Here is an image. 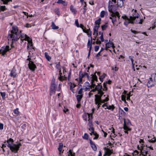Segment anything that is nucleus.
Returning a JSON list of instances; mask_svg holds the SVG:
<instances>
[{
  "label": "nucleus",
  "mask_w": 156,
  "mask_h": 156,
  "mask_svg": "<svg viewBox=\"0 0 156 156\" xmlns=\"http://www.w3.org/2000/svg\"><path fill=\"white\" fill-rule=\"evenodd\" d=\"M105 46L108 48L112 47L113 48H115L113 43L112 42H110V41L106 43L105 44Z\"/></svg>",
  "instance_id": "16"
},
{
  "label": "nucleus",
  "mask_w": 156,
  "mask_h": 156,
  "mask_svg": "<svg viewBox=\"0 0 156 156\" xmlns=\"http://www.w3.org/2000/svg\"><path fill=\"white\" fill-rule=\"evenodd\" d=\"M6 9L5 6H0V11H4Z\"/></svg>",
  "instance_id": "39"
},
{
  "label": "nucleus",
  "mask_w": 156,
  "mask_h": 156,
  "mask_svg": "<svg viewBox=\"0 0 156 156\" xmlns=\"http://www.w3.org/2000/svg\"><path fill=\"white\" fill-rule=\"evenodd\" d=\"M70 9L72 13L74 16H75L77 12V10L72 5H71L70 7Z\"/></svg>",
  "instance_id": "14"
},
{
  "label": "nucleus",
  "mask_w": 156,
  "mask_h": 156,
  "mask_svg": "<svg viewBox=\"0 0 156 156\" xmlns=\"http://www.w3.org/2000/svg\"><path fill=\"white\" fill-rule=\"evenodd\" d=\"M3 129V125L2 123H0V129L2 130Z\"/></svg>",
  "instance_id": "64"
},
{
  "label": "nucleus",
  "mask_w": 156,
  "mask_h": 156,
  "mask_svg": "<svg viewBox=\"0 0 156 156\" xmlns=\"http://www.w3.org/2000/svg\"><path fill=\"white\" fill-rule=\"evenodd\" d=\"M108 26L106 24H105L104 25H103L101 27L102 30H105L106 28Z\"/></svg>",
  "instance_id": "47"
},
{
  "label": "nucleus",
  "mask_w": 156,
  "mask_h": 156,
  "mask_svg": "<svg viewBox=\"0 0 156 156\" xmlns=\"http://www.w3.org/2000/svg\"><path fill=\"white\" fill-rule=\"evenodd\" d=\"M130 31H131V32L132 33H133L134 34H137V33H139L140 32H139L136 31L134 30H133L132 29H131Z\"/></svg>",
  "instance_id": "60"
},
{
  "label": "nucleus",
  "mask_w": 156,
  "mask_h": 156,
  "mask_svg": "<svg viewBox=\"0 0 156 156\" xmlns=\"http://www.w3.org/2000/svg\"><path fill=\"white\" fill-rule=\"evenodd\" d=\"M4 143L6 142L7 143V146L10 148V150L12 152L15 153H17L19 150L20 147L22 146V144L20 143H19L18 144H14V140L12 138H10L7 140H5ZM6 144H3L2 145V148L6 147Z\"/></svg>",
  "instance_id": "1"
},
{
  "label": "nucleus",
  "mask_w": 156,
  "mask_h": 156,
  "mask_svg": "<svg viewBox=\"0 0 156 156\" xmlns=\"http://www.w3.org/2000/svg\"><path fill=\"white\" fill-rule=\"evenodd\" d=\"M99 49V46H96L94 47V50L95 51H97Z\"/></svg>",
  "instance_id": "61"
},
{
  "label": "nucleus",
  "mask_w": 156,
  "mask_h": 156,
  "mask_svg": "<svg viewBox=\"0 0 156 156\" xmlns=\"http://www.w3.org/2000/svg\"><path fill=\"white\" fill-rule=\"evenodd\" d=\"M17 74L15 72L14 69H12L11 73L10 74V76H13L14 77H15L16 76Z\"/></svg>",
  "instance_id": "19"
},
{
  "label": "nucleus",
  "mask_w": 156,
  "mask_h": 156,
  "mask_svg": "<svg viewBox=\"0 0 156 156\" xmlns=\"http://www.w3.org/2000/svg\"><path fill=\"white\" fill-rule=\"evenodd\" d=\"M94 80H92L91 82V85H90V88H94L96 86V85L94 83Z\"/></svg>",
  "instance_id": "36"
},
{
  "label": "nucleus",
  "mask_w": 156,
  "mask_h": 156,
  "mask_svg": "<svg viewBox=\"0 0 156 156\" xmlns=\"http://www.w3.org/2000/svg\"><path fill=\"white\" fill-rule=\"evenodd\" d=\"M91 147L94 151H96L97 150V147L94 144L91 145Z\"/></svg>",
  "instance_id": "41"
},
{
  "label": "nucleus",
  "mask_w": 156,
  "mask_h": 156,
  "mask_svg": "<svg viewBox=\"0 0 156 156\" xmlns=\"http://www.w3.org/2000/svg\"><path fill=\"white\" fill-rule=\"evenodd\" d=\"M122 18L123 19L125 20H128L129 19L127 17V16H122Z\"/></svg>",
  "instance_id": "63"
},
{
  "label": "nucleus",
  "mask_w": 156,
  "mask_h": 156,
  "mask_svg": "<svg viewBox=\"0 0 156 156\" xmlns=\"http://www.w3.org/2000/svg\"><path fill=\"white\" fill-rule=\"evenodd\" d=\"M1 96H2L3 99L5 98L6 94L5 92H0Z\"/></svg>",
  "instance_id": "40"
},
{
  "label": "nucleus",
  "mask_w": 156,
  "mask_h": 156,
  "mask_svg": "<svg viewBox=\"0 0 156 156\" xmlns=\"http://www.w3.org/2000/svg\"><path fill=\"white\" fill-rule=\"evenodd\" d=\"M10 50L9 47L8 45H6L3 49H1L0 51L2 53V55H4L6 54L7 51H9Z\"/></svg>",
  "instance_id": "12"
},
{
  "label": "nucleus",
  "mask_w": 156,
  "mask_h": 156,
  "mask_svg": "<svg viewBox=\"0 0 156 156\" xmlns=\"http://www.w3.org/2000/svg\"><path fill=\"white\" fill-rule=\"evenodd\" d=\"M101 18H99L95 22V24L96 25V26H99V27H100V25L101 23Z\"/></svg>",
  "instance_id": "29"
},
{
  "label": "nucleus",
  "mask_w": 156,
  "mask_h": 156,
  "mask_svg": "<svg viewBox=\"0 0 156 156\" xmlns=\"http://www.w3.org/2000/svg\"><path fill=\"white\" fill-rule=\"evenodd\" d=\"M99 28V26H95L94 28V32L93 33V35H98V30Z\"/></svg>",
  "instance_id": "18"
},
{
  "label": "nucleus",
  "mask_w": 156,
  "mask_h": 156,
  "mask_svg": "<svg viewBox=\"0 0 156 156\" xmlns=\"http://www.w3.org/2000/svg\"><path fill=\"white\" fill-rule=\"evenodd\" d=\"M18 110V108H16V109L14 110V113L16 115H15V116L18 115L19 114L20 112Z\"/></svg>",
  "instance_id": "31"
},
{
  "label": "nucleus",
  "mask_w": 156,
  "mask_h": 156,
  "mask_svg": "<svg viewBox=\"0 0 156 156\" xmlns=\"http://www.w3.org/2000/svg\"><path fill=\"white\" fill-rule=\"evenodd\" d=\"M150 79H151V80H149L147 83V86L148 87H151L153 85V82L151 80L152 78H151Z\"/></svg>",
  "instance_id": "20"
},
{
  "label": "nucleus",
  "mask_w": 156,
  "mask_h": 156,
  "mask_svg": "<svg viewBox=\"0 0 156 156\" xmlns=\"http://www.w3.org/2000/svg\"><path fill=\"white\" fill-rule=\"evenodd\" d=\"M55 13L58 15L59 14L60 12L59 11V9L58 8H55Z\"/></svg>",
  "instance_id": "48"
},
{
  "label": "nucleus",
  "mask_w": 156,
  "mask_h": 156,
  "mask_svg": "<svg viewBox=\"0 0 156 156\" xmlns=\"http://www.w3.org/2000/svg\"><path fill=\"white\" fill-rule=\"evenodd\" d=\"M18 29L16 26H13L12 30L11 31V33H18Z\"/></svg>",
  "instance_id": "15"
},
{
  "label": "nucleus",
  "mask_w": 156,
  "mask_h": 156,
  "mask_svg": "<svg viewBox=\"0 0 156 156\" xmlns=\"http://www.w3.org/2000/svg\"><path fill=\"white\" fill-rule=\"evenodd\" d=\"M83 89L82 87H81L79 90V91L78 92V94L79 95H83L82 93H83Z\"/></svg>",
  "instance_id": "50"
},
{
  "label": "nucleus",
  "mask_w": 156,
  "mask_h": 156,
  "mask_svg": "<svg viewBox=\"0 0 156 156\" xmlns=\"http://www.w3.org/2000/svg\"><path fill=\"white\" fill-rule=\"evenodd\" d=\"M51 27L52 29L55 30L58 29L59 27L55 25L54 22H52L51 23Z\"/></svg>",
  "instance_id": "28"
},
{
  "label": "nucleus",
  "mask_w": 156,
  "mask_h": 156,
  "mask_svg": "<svg viewBox=\"0 0 156 156\" xmlns=\"http://www.w3.org/2000/svg\"><path fill=\"white\" fill-rule=\"evenodd\" d=\"M106 108L109 110H111L112 111H113L115 108V107L113 105H111L107 106V107L106 108H105V109Z\"/></svg>",
  "instance_id": "23"
},
{
  "label": "nucleus",
  "mask_w": 156,
  "mask_h": 156,
  "mask_svg": "<svg viewBox=\"0 0 156 156\" xmlns=\"http://www.w3.org/2000/svg\"><path fill=\"white\" fill-rule=\"evenodd\" d=\"M100 84L98 83V85L97 86L96 85L95 87L97 90H102V86Z\"/></svg>",
  "instance_id": "27"
},
{
  "label": "nucleus",
  "mask_w": 156,
  "mask_h": 156,
  "mask_svg": "<svg viewBox=\"0 0 156 156\" xmlns=\"http://www.w3.org/2000/svg\"><path fill=\"white\" fill-rule=\"evenodd\" d=\"M84 76H84L82 70H81L79 72V78H81L82 79Z\"/></svg>",
  "instance_id": "30"
},
{
  "label": "nucleus",
  "mask_w": 156,
  "mask_h": 156,
  "mask_svg": "<svg viewBox=\"0 0 156 156\" xmlns=\"http://www.w3.org/2000/svg\"><path fill=\"white\" fill-rule=\"evenodd\" d=\"M88 135L86 133H85L84 134V135L83 136V138L86 140L88 139Z\"/></svg>",
  "instance_id": "45"
},
{
  "label": "nucleus",
  "mask_w": 156,
  "mask_h": 156,
  "mask_svg": "<svg viewBox=\"0 0 156 156\" xmlns=\"http://www.w3.org/2000/svg\"><path fill=\"white\" fill-rule=\"evenodd\" d=\"M88 118H89V119H88V120L89 124L90 125L91 124H93L92 120L91 119H90V114H89L88 113Z\"/></svg>",
  "instance_id": "44"
},
{
  "label": "nucleus",
  "mask_w": 156,
  "mask_h": 156,
  "mask_svg": "<svg viewBox=\"0 0 156 156\" xmlns=\"http://www.w3.org/2000/svg\"><path fill=\"white\" fill-rule=\"evenodd\" d=\"M63 72V75L62 74V73H61V70L60 69L59 71V76H58V79L61 81H65L67 80V78L66 77V69L64 67H62Z\"/></svg>",
  "instance_id": "2"
},
{
  "label": "nucleus",
  "mask_w": 156,
  "mask_h": 156,
  "mask_svg": "<svg viewBox=\"0 0 156 156\" xmlns=\"http://www.w3.org/2000/svg\"><path fill=\"white\" fill-rule=\"evenodd\" d=\"M133 16L132 17H134V19H135L139 17L140 15L138 13L136 12L133 14Z\"/></svg>",
  "instance_id": "33"
},
{
  "label": "nucleus",
  "mask_w": 156,
  "mask_h": 156,
  "mask_svg": "<svg viewBox=\"0 0 156 156\" xmlns=\"http://www.w3.org/2000/svg\"><path fill=\"white\" fill-rule=\"evenodd\" d=\"M21 127L23 129H25L26 127V124L25 123L22 124H21Z\"/></svg>",
  "instance_id": "51"
},
{
  "label": "nucleus",
  "mask_w": 156,
  "mask_h": 156,
  "mask_svg": "<svg viewBox=\"0 0 156 156\" xmlns=\"http://www.w3.org/2000/svg\"><path fill=\"white\" fill-rule=\"evenodd\" d=\"M84 85H85V86H83V87H85V86H87V87H90V84L88 82H86L85 83H84Z\"/></svg>",
  "instance_id": "58"
},
{
  "label": "nucleus",
  "mask_w": 156,
  "mask_h": 156,
  "mask_svg": "<svg viewBox=\"0 0 156 156\" xmlns=\"http://www.w3.org/2000/svg\"><path fill=\"white\" fill-rule=\"evenodd\" d=\"M45 57L48 61H49L51 59V57L49 56L47 52H45L44 53Z\"/></svg>",
  "instance_id": "32"
},
{
  "label": "nucleus",
  "mask_w": 156,
  "mask_h": 156,
  "mask_svg": "<svg viewBox=\"0 0 156 156\" xmlns=\"http://www.w3.org/2000/svg\"><path fill=\"white\" fill-rule=\"evenodd\" d=\"M115 14V12L110 14V16L109 19L112 20V22L114 26H115V23L117 21L116 16Z\"/></svg>",
  "instance_id": "9"
},
{
  "label": "nucleus",
  "mask_w": 156,
  "mask_h": 156,
  "mask_svg": "<svg viewBox=\"0 0 156 156\" xmlns=\"http://www.w3.org/2000/svg\"><path fill=\"white\" fill-rule=\"evenodd\" d=\"M125 0H117V5L118 6L120 7H122L124 5L123 1Z\"/></svg>",
  "instance_id": "17"
},
{
  "label": "nucleus",
  "mask_w": 156,
  "mask_h": 156,
  "mask_svg": "<svg viewBox=\"0 0 156 156\" xmlns=\"http://www.w3.org/2000/svg\"><path fill=\"white\" fill-rule=\"evenodd\" d=\"M92 37H91V41L89 40L88 43H87V46H92Z\"/></svg>",
  "instance_id": "37"
},
{
  "label": "nucleus",
  "mask_w": 156,
  "mask_h": 156,
  "mask_svg": "<svg viewBox=\"0 0 156 156\" xmlns=\"http://www.w3.org/2000/svg\"><path fill=\"white\" fill-rule=\"evenodd\" d=\"M99 38L101 40V42H103L104 41L103 33H101V36L99 37Z\"/></svg>",
  "instance_id": "52"
},
{
  "label": "nucleus",
  "mask_w": 156,
  "mask_h": 156,
  "mask_svg": "<svg viewBox=\"0 0 156 156\" xmlns=\"http://www.w3.org/2000/svg\"><path fill=\"white\" fill-rule=\"evenodd\" d=\"M121 100L122 101H125V100H126V97L125 96H124V95H121Z\"/></svg>",
  "instance_id": "59"
},
{
  "label": "nucleus",
  "mask_w": 156,
  "mask_h": 156,
  "mask_svg": "<svg viewBox=\"0 0 156 156\" xmlns=\"http://www.w3.org/2000/svg\"><path fill=\"white\" fill-rule=\"evenodd\" d=\"M130 19L131 20L134 21L135 24H141L142 23L143 20L142 19L139 18V17L134 19V17H132V16H130Z\"/></svg>",
  "instance_id": "5"
},
{
  "label": "nucleus",
  "mask_w": 156,
  "mask_h": 156,
  "mask_svg": "<svg viewBox=\"0 0 156 156\" xmlns=\"http://www.w3.org/2000/svg\"><path fill=\"white\" fill-rule=\"evenodd\" d=\"M83 95H78L76 96L77 100L78 103H80V101Z\"/></svg>",
  "instance_id": "24"
},
{
  "label": "nucleus",
  "mask_w": 156,
  "mask_h": 156,
  "mask_svg": "<svg viewBox=\"0 0 156 156\" xmlns=\"http://www.w3.org/2000/svg\"><path fill=\"white\" fill-rule=\"evenodd\" d=\"M138 153H139V152L136 150H135L134 151L133 153V155H137Z\"/></svg>",
  "instance_id": "62"
},
{
  "label": "nucleus",
  "mask_w": 156,
  "mask_h": 156,
  "mask_svg": "<svg viewBox=\"0 0 156 156\" xmlns=\"http://www.w3.org/2000/svg\"><path fill=\"white\" fill-rule=\"evenodd\" d=\"M9 38L12 39V42L13 41H17L20 37V36H19L18 33H11L8 35Z\"/></svg>",
  "instance_id": "3"
},
{
  "label": "nucleus",
  "mask_w": 156,
  "mask_h": 156,
  "mask_svg": "<svg viewBox=\"0 0 156 156\" xmlns=\"http://www.w3.org/2000/svg\"><path fill=\"white\" fill-rule=\"evenodd\" d=\"M57 3H58L62 4L64 5H65L67 4H66L64 1H63L62 0H58Z\"/></svg>",
  "instance_id": "35"
},
{
  "label": "nucleus",
  "mask_w": 156,
  "mask_h": 156,
  "mask_svg": "<svg viewBox=\"0 0 156 156\" xmlns=\"http://www.w3.org/2000/svg\"><path fill=\"white\" fill-rule=\"evenodd\" d=\"M145 146L142 144V149L141 150V153L142 154V155L143 156H146L148 154V149L145 148Z\"/></svg>",
  "instance_id": "10"
},
{
  "label": "nucleus",
  "mask_w": 156,
  "mask_h": 156,
  "mask_svg": "<svg viewBox=\"0 0 156 156\" xmlns=\"http://www.w3.org/2000/svg\"><path fill=\"white\" fill-rule=\"evenodd\" d=\"M130 23V19H129L128 20H126L125 22H124V24L127 26Z\"/></svg>",
  "instance_id": "38"
},
{
  "label": "nucleus",
  "mask_w": 156,
  "mask_h": 156,
  "mask_svg": "<svg viewBox=\"0 0 156 156\" xmlns=\"http://www.w3.org/2000/svg\"><path fill=\"white\" fill-rule=\"evenodd\" d=\"M79 27H80L82 29L84 32L87 34L88 37H91L92 32L89 28L88 29H86V27H85L82 24H80Z\"/></svg>",
  "instance_id": "4"
},
{
  "label": "nucleus",
  "mask_w": 156,
  "mask_h": 156,
  "mask_svg": "<svg viewBox=\"0 0 156 156\" xmlns=\"http://www.w3.org/2000/svg\"><path fill=\"white\" fill-rule=\"evenodd\" d=\"M89 130L91 132V133H90V134L91 135H92V133H94V128H89Z\"/></svg>",
  "instance_id": "54"
},
{
  "label": "nucleus",
  "mask_w": 156,
  "mask_h": 156,
  "mask_svg": "<svg viewBox=\"0 0 156 156\" xmlns=\"http://www.w3.org/2000/svg\"><path fill=\"white\" fill-rule=\"evenodd\" d=\"M56 86L55 83V79H53L51 82L50 87V92L51 93L54 94L55 93V91L56 90Z\"/></svg>",
  "instance_id": "7"
},
{
  "label": "nucleus",
  "mask_w": 156,
  "mask_h": 156,
  "mask_svg": "<svg viewBox=\"0 0 156 156\" xmlns=\"http://www.w3.org/2000/svg\"><path fill=\"white\" fill-rule=\"evenodd\" d=\"M107 151H105L107 154L108 156H110L113 153V151L112 149L110 150V149H107Z\"/></svg>",
  "instance_id": "22"
},
{
  "label": "nucleus",
  "mask_w": 156,
  "mask_h": 156,
  "mask_svg": "<svg viewBox=\"0 0 156 156\" xmlns=\"http://www.w3.org/2000/svg\"><path fill=\"white\" fill-rule=\"evenodd\" d=\"M98 94H101L102 95H103L104 93L103 92V91L102 90H98Z\"/></svg>",
  "instance_id": "56"
},
{
  "label": "nucleus",
  "mask_w": 156,
  "mask_h": 156,
  "mask_svg": "<svg viewBox=\"0 0 156 156\" xmlns=\"http://www.w3.org/2000/svg\"><path fill=\"white\" fill-rule=\"evenodd\" d=\"M103 95L101 94L99 95L96 94L95 95V104L96 105H97L98 103V101H100L101 100V97Z\"/></svg>",
  "instance_id": "13"
},
{
  "label": "nucleus",
  "mask_w": 156,
  "mask_h": 156,
  "mask_svg": "<svg viewBox=\"0 0 156 156\" xmlns=\"http://www.w3.org/2000/svg\"><path fill=\"white\" fill-rule=\"evenodd\" d=\"M83 119L85 121H87V115L85 114L83 115Z\"/></svg>",
  "instance_id": "57"
},
{
  "label": "nucleus",
  "mask_w": 156,
  "mask_h": 156,
  "mask_svg": "<svg viewBox=\"0 0 156 156\" xmlns=\"http://www.w3.org/2000/svg\"><path fill=\"white\" fill-rule=\"evenodd\" d=\"M116 15V18H118V20H119L120 19V15L118 12H115Z\"/></svg>",
  "instance_id": "46"
},
{
  "label": "nucleus",
  "mask_w": 156,
  "mask_h": 156,
  "mask_svg": "<svg viewBox=\"0 0 156 156\" xmlns=\"http://www.w3.org/2000/svg\"><path fill=\"white\" fill-rule=\"evenodd\" d=\"M71 84L70 85V90H72V88H73L74 87H75L76 86V85L74 83L73 84H72V83H70Z\"/></svg>",
  "instance_id": "49"
},
{
  "label": "nucleus",
  "mask_w": 156,
  "mask_h": 156,
  "mask_svg": "<svg viewBox=\"0 0 156 156\" xmlns=\"http://www.w3.org/2000/svg\"><path fill=\"white\" fill-rule=\"evenodd\" d=\"M75 153L71 150H69V156H75Z\"/></svg>",
  "instance_id": "34"
},
{
  "label": "nucleus",
  "mask_w": 156,
  "mask_h": 156,
  "mask_svg": "<svg viewBox=\"0 0 156 156\" xmlns=\"http://www.w3.org/2000/svg\"><path fill=\"white\" fill-rule=\"evenodd\" d=\"M156 138L155 137H154L151 140H149V142L151 143H154L156 142Z\"/></svg>",
  "instance_id": "42"
},
{
  "label": "nucleus",
  "mask_w": 156,
  "mask_h": 156,
  "mask_svg": "<svg viewBox=\"0 0 156 156\" xmlns=\"http://www.w3.org/2000/svg\"><path fill=\"white\" fill-rule=\"evenodd\" d=\"M105 12L104 11H102L100 13V16L101 18H103L104 17L105 14Z\"/></svg>",
  "instance_id": "43"
},
{
  "label": "nucleus",
  "mask_w": 156,
  "mask_h": 156,
  "mask_svg": "<svg viewBox=\"0 0 156 156\" xmlns=\"http://www.w3.org/2000/svg\"><path fill=\"white\" fill-rule=\"evenodd\" d=\"M28 66L32 72L34 71L37 68L36 66L34 63L33 62H29Z\"/></svg>",
  "instance_id": "11"
},
{
  "label": "nucleus",
  "mask_w": 156,
  "mask_h": 156,
  "mask_svg": "<svg viewBox=\"0 0 156 156\" xmlns=\"http://www.w3.org/2000/svg\"><path fill=\"white\" fill-rule=\"evenodd\" d=\"M63 147V144L62 143H60L59 145V147L58 148V149L59 152V154H60L61 152H62Z\"/></svg>",
  "instance_id": "21"
},
{
  "label": "nucleus",
  "mask_w": 156,
  "mask_h": 156,
  "mask_svg": "<svg viewBox=\"0 0 156 156\" xmlns=\"http://www.w3.org/2000/svg\"><path fill=\"white\" fill-rule=\"evenodd\" d=\"M124 124L123 128L125 130H127L128 129V127L126 126V121L125 119H124Z\"/></svg>",
  "instance_id": "26"
},
{
  "label": "nucleus",
  "mask_w": 156,
  "mask_h": 156,
  "mask_svg": "<svg viewBox=\"0 0 156 156\" xmlns=\"http://www.w3.org/2000/svg\"><path fill=\"white\" fill-rule=\"evenodd\" d=\"M92 76L90 77V79H91V81L92 80H93L94 82V81H98V78L96 74H92Z\"/></svg>",
  "instance_id": "25"
},
{
  "label": "nucleus",
  "mask_w": 156,
  "mask_h": 156,
  "mask_svg": "<svg viewBox=\"0 0 156 156\" xmlns=\"http://www.w3.org/2000/svg\"><path fill=\"white\" fill-rule=\"evenodd\" d=\"M108 11L110 12V14L115 13L117 11H116L117 7L114 5H111L108 6Z\"/></svg>",
  "instance_id": "6"
},
{
  "label": "nucleus",
  "mask_w": 156,
  "mask_h": 156,
  "mask_svg": "<svg viewBox=\"0 0 156 156\" xmlns=\"http://www.w3.org/2000/svg\"><path fill=\"white\" fill-rule=\"evenodd\" d=\"M63 111L66 114H68V108H66L65 107H64V108L63 109Z\"/></svg>",
  "instance_id": "53"
},
{
  "label": "nucleus",
  "mask_w": 156,
  "mask_h": 156,
  "mask_svg": "<svg viewBox=\"0 0 156 156\" xmlns=\"http://www.w3.org/2000/svg\"><path fill=\"white\" fill-rule=\"evenodd\" d=\"M75 24L76 25L77 27H80V25L78 23V20H75Z\"/></svg>",
  "instance_id": "55"
},
{
  "label": "nucleus",
  "mask_w": 156,
  "mask_h": 156,
  "mask_svg": "<svg viewBox=\"0 0 156 156\" xmlns=\"http://www.w3.org/2000/svg\"><path fill=\"white\" fill-rule=\"evenodd\" d=\"M21 30L20 31V34L19 35V36H20V37H21V40L22 41V42H23V40H27L29 41L30 39V38L27 35L25 34H21Z\"/></svg>",
  "instance_id": "8"
}]
</instances>
